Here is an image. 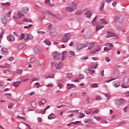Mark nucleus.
I'll return each mask as SVG.
<instances>
[{
	"label": "nucleus",
	"instance_id": "1",
	"mask_svg": "<svg viewBox=\"0 0 129 129\" xmlns=\"http://www.w3.org/2000/svg\"><path fill=\"white\" fill-rule=\"evenodd\" d=\"M69 6L70 7H67L66 8V11L67 13H70V14H72L74 11L77 10V4L75 2H71V3H69Z\"/></svg>",
	"mask_w": 129,
	"mask_h": 129
},
{
	"label": "nucleus",
	"instance_id": "2",
	"mask_svg": "<svg viewBox=\"0 0 129 129\" xmlns=\"http://www.w3.org/2000/svg\"><path fill=\"white\" fill-rule=\"evenodd\" d=\"M71 38V34L70 33H66L63 35V37L61 41L62 43H67Z\"/></svg>",
	"mask_w": 129,
	"mask_h": 129
},
{
	"label": "nucleus",
	"instance_id": "3",
	"mask_svg": "<svg viewBox=\"0 0 129 129\" xmlns=\"http://www.w3.org/2000/svg\"><path fill=\"white\" fill-rule=\"evenodd\" d=\"M125 103V100L123 99H117L115 101V103L117 106H121L123 103Z\"/></svg>",
	"mask_w": 129,
	"mask_h": 129
},
{
	"label": "nucleus",
	"instance_id": "4",
	"mask_svg": "<svg viewBox=\"0 0 129 129\" xmlns=\"http://www.w3.org/2000/svg\"><path fill=\"white\" fill-rule=\"evenodd\" d=\"M47 13L51 15L52 17H54V18H55L57 20H63V17L59 14L55 15L50 11H47Z\"/></svg>",
	"mask_w": 129,
	"mask_h": 129
},
{
	"label": "nucleus",
	"instance_id": "5",
	"mask_svg": "<svg viewBox=\"0 0 129 129\" xmlns=\"http://www.w3.org/2000/svg\"><path fill=\"white\" fill-rule=\"evenodd\" d=\"M52 56L54 57V59L56 61H58L61 58L62 54L60 53H54L52 54Z\"/></svg>",
	"mask_w": 129,
	"mask_h": 129
},
{
	"label": "nucleus",
	"instance_id": "6",
	"mask_svg": "<svg viewBox=\"0 0 129 129\" xmlns=\"http://www.w3.org/2000/svg\"><path fill=\"white\" fill-rule=\"evenodd\" d=\"M63 62H59V64H57L55 63L54 62H51V65L52 67H56V69H61L62 67H63Z\"/></svg>",
	"mask_w": 129,
	"mask_h": 129
},
{
	"label": "nucleus",
	"instance_id": "7",
	"mask_svg": "<svg viewBox=\"0 0 129 129\" xmlns=\"http://www.w3.org/2000/svg\"><path fill=\"white\" fill-rule=\"evenodd\" d=\"M87 46H88V43L84 44H79L77 46L76 49L77 50H81V49H83V48H86Z\"/></svg>",
	"mask_w": 129,
	"mask_h": 129
},
{
	"label": "nucleus",
	"instance_id": "8",
	"mask_svg": "<svg viewBox=\"0 0 129 129\" xmlns=\"http://www.w3.org/2000/svg\"><path fill=\"white\" fill-rule=\"evenodd\" d=\"M1 21L3 24H7L8 23V17L5 15H2L1 16Z\"/></svg>",
	"mask_w": 129,
	"mask_h": 129
},
{
	"label": "nucleus",
	"instance_id": "9",
	"mask_svg": "<svg viewBox=\"0 0 129 129\" xmlns=\"http://www.w3.org/2000/svg\"><path fill=\"white\" fill-rule=\"evenodd\" d=\"M22 17H25V15H24L21 11H19L18 13V16H14V19L15 20H20V19Z\"/></svg>",
	"mask_w": 129,
	"mask_h": 129
},
{
	"label": "nucleus",
	"instance_id": "10",
	"mask_svg": "<svg viewBox=\"0 0 129 129\" xmlns=\"http://www.w3.org/2000/svg\"><path fill=\"white\" fill-rule=\"evenodd\" d=\"M28 38H29V36L28 34H22L21 38L20 39L21 40H23V39H24L25 40V42H27L28 40H29Z\"/></svg>",
	"mask_w": 129,
	"mask_h": 129
},
{
	"label": "nucleus",
	"instance_id": "11",
	"mask_svg": "<svg viewBox=\"0 0 129 129\" xmlns=\"http://www.w3.org/2000/svg\"><path fill=\"white\" fill-rule=\"evenodd\" d=\"M76 87V85L73 84L68 83L67 88L68 90Z\"/></svg>",
	"mask_w": 129,
	"mask_h": 129
},
{
	"label": "nucleus",
	"instance_id": "12",
	"mask_svg": "<svg viewBox=\"0 0 129 129\" xmlns=\"http://www.w3.org/2000/svg\"><path fill=\"white\" fill-rule=\"evenodd\" d=\"M115 21L116 22H118V23H123V17H117L115 18Z\"/></svg>",
	"mask_w": 129,
	"mask_h": 129
},
{
	"label": "nucleus",
	"instance_id": "13",
	"mask_svg": "<svg viewBox=\"0 0 129 129\" xmlns=\"http://www.w3.org/2000/svg\"><path fill=\"white\" fill-rule=\"evenodd\" d=\"M100 50H101V46H98L95 50L91 51V54H94V53H96V52H99Z\"/></svg>",
	"mask_w": 129,
	"mask_h": 129
},
{
	"label": "nucleus",
	"instance_id": "14",
	"mask_svg": "<svg viewBox=\"0 0 129 129\" xmlns=\"http://www.w3.org/2000/svg\"><path fill=\"white\" fill-rule=\"evenodd\" d=\"M88 71L90 72V75H92V74L95 73V71L94 70H91L89 69L85 70V72L86 74L88 73Z\"/></svg>",
	"mask_w": 129,
	"mask_h": 129
},
{
	"label": "nucleus",
	"instance_id": "15",
	"mask_svg": "<svg viewBox=\"0 0 129 129\" xmlns=\"http://www.w3.org/2000/svg\"><path fill=\"white\" fill-rule=\"evenodd\" d=\"M2 53L3 55H8V53H9V51H8V48L6 47H3L2 49Z\"/></svg>",
	"mask_w": 129,
	"mask_h": 129
},
{
	"label": "nucleus",
	"instance_id": "16",
	"mask_svg": "<svg viewBox=\"0 0 129 129\" xmlns=\"http://www.w3.org/2000/svg\"><path fill=\"white\" fill-rule=\"evenodd\" d=\"M15 36L13 35H11L7 37L8 41H10V42H14V41H15Z\"/></svg>",
	"mask_w": 129,
	"mask_h": 129
},
{
	"label": "nucleus",
	"instance_id": "17",
	"mask_svg": "<svg viewBox=\"0 0 129 129\" xmlns=\"http://www.w3.org/2000/svg\"><path fill=\"white\" fill-rule=\"evenodd\" d=\"M27 48V45L25 44H20L18 45V49L22 50V49H26Z\"/></svg>",
	"mask_w": 129,
	"mask_h": 129
},
{
	"label": "nucleus",
	"instance_id": "18",
	"mask_svg": "<svg viewBox=\"0 0 129 129\" xmlns=\"http://www.w3.org/2000/svg\"><path fill=\"white\" fill-rule=\"evenodd\" d=\"M85 16L86 18H89L91 17V16H92V14L91 13V12L88 11L85 13Z\"/></svg>",
	"mask_w": 129,
	"mask_h": 129
},
{
	"label": "nucleus",
	"instance_id": "19",
	"mask_svg": "<svg viewBox=\"0 0 129 129\" xmlns=\"http://www.w3.org/2000/svg\"><path fill=\"white\" fill-rule=\"evenodd\" d=\"M29 11V9L27 8H22L21 9V13L22 14H27V13H28Z\"/></svg>",
	"mask_w": 129,
	"mask_h": 129
},
{
	"label": "nucleus",
	"instance_id": "20",
	"mask_svg": "<svg viewBox=\"0 0 129 129\" xmlns=\"http://www.w3.org/2000/svg\"><path fill=\"white\" fill-rule=\"evenodd\" d=\"M93 48H94V42H90L89 44V46L88 47V50H91Z\"/></svg>",
	"mask_w": 129,
	"mask_h": 129
},
{
	"label": "nucleus",
	"instance_id": "21",
	"mask_svg": "<svg viewBox=\"0 0 129 129\" xmlns=\"http://www.w3.org/2000/svg\"><path fill=\"white\" fill-rule=\"evenodd\" d=\"M107 33L108 35H107V38H112V37H114V36H115V34L109 31H108Z\"/></svg>",
	"mask_w": 129,
	"mask_h": 129
},
{
	"label": "nucleus",
	"instance_id": "22",
	"mask_svg": "<svg viewBox=\"0 0 129 129\" xmlns=\"http://www.w3.org/2000/svg\"><path fill=\"white\" fill-rule=\"evenodd\" d=\"M21 81H17V82H15L13 84V86H15V87H19L20 86V84H21Z\"/></svg>",
	"mask_w": 129,
	"mask_h": 129
},
{
	"label": "nucleus",
	"instance_id": "23",
	"mask_svg": "<svg viewBox=\"0 0 129 129\" xmlns=\"http://www.w3.org/2000/svg\"><path fill=\"white\" fill-rule=\"evenodd\" d=\"M33 52L35 53V54H40L41 51H40V49L37 47H35L33 49Z\"/></svg>",
	"mask_w": 129,
	"mask_h": 129
},
{
	"label": "nucleus",
	"instance_id": "24",
	"mask_svg": "<svg viewBox=\"0 0 129 129\" xmlns=\"http://www.w3.org/2000/svg\"><path fill=\"white\" fill-rule=\"evenodd\" d=\"M84 36L86 38H91V33H90L89 31H88L85 33Z\"/></svg>",
	"mask_w": 129,
	"mask_h": 129
},
{
	"label": "nucleus",
	"instance_id": "25",
	"mask_svg": "<svg viewBox=\"0 0 129 129\" xmlns=\"http://www.w3.org/2000/svg\"><path fill=\"white\" fill-rule=\"evenodd\" d=\"M56 35H57V31H56L55 30L50 32V36L51 37H56Z\"/></svg>",
	"mask_w": 129,
	"mask_h": 129
},
{
	"label": "nucleus",
	"instance_id": "26",
	"mask_svg": "<svg viewBox=\"0 0 129 129\" xmlns=\"http://www.w3.org/2000/svg\"><path fill=\"white\" fill-rule=\"evenodd\" d=\"M100 22L102 25H107V21L104 20V19H101Z\"/></svg>",
	"mask_w": 129,
	"mask_h": 129
},
{
	"label": "nucleus",
	"instance_id": "27",
	"mask_svg": "<svg viewBox=\"0 0 129 129\" xmlns=\"http://www.w3.org/2000/svg\"><path fill=\"white\" fill-rule=\"evenodd\" d=\"M113 83L114 87L115 88L119 87V86H120L119 82H118L117 83H115V82H113Z\"/></svg>",
	"mask_w": 129,
	"mask_h": 129
},
{
	"label": "nucleus",
	"instance_id": "28",
	"mask_svg": "<svg viewBox=\"0 0 129 129\" xmlns=\"http://www.w3.org/2000/svg\"><path fill=\"white\" fill-rule=\"evenodd\" d=\"M1 6H4V7H10V6H11V4L9 2H7L6 3H2Z\"/></svg>",
	"mask_w": 129,
	"mask_h": 129
},
{
	"label": "nucleus",
	"instance_id": "29",
	"mask_svg": "<svg viewBox=\"0 0 129 129\" xmlns=\"http://www.w3.org/2000/svg\"><path fill=\"white\" fill-rule=\"evenodd\" d=\"M44 43L46 45H48V46H50L51 45V42L49 39H45L44 41Z\"/></svg>",
	"mask_w": 129,
	"mask_h": 129
},
{
	"label": "nucleus",
	"instance_id": "30",
	"mask_svg": "<svg viewBox=\"0 0 129 129\" xmlns=\"http://www.w3.org/2000/svg\"><path fill=\"white\" fill-rule=\"evenodd\" d=\"M31 106L32 107H34V108H36L37 107V103H36L35 101H33L31 102Z\"/></svg>",
	"mask_w": 129,
	"mask_h": 129
},
{
	"label": "nucleus",
	"instance_id": "31",
	"mask_svg": "<svg viewBox=\"0 0 129 129\" xmlns=\"http://www.w3.org/2000/svg\"><path fill=\"white\" fill-rule=\"evenodd\" d=\"M85 116V114L83 112H80L79 117L80 118H83V117H84Z\"/></svg>",
	"mask_w": 129,
	"mask_h": 129
},
{
	"label": "nucleus",
	"instance_id": "32",
	"mask_svg": "<svg viewBox=\"0 0 129 129\" xmlns=\"http://www.w3.org/2000/svg\"><path fill=\"white\" fill-rule=\"evenodd\" d=\"M104 28V26H102V27H100L99 25H97L96 26V32H98V31H99V30H101V29Z\"/></svg>",
	"mask_w": 129,
	"mask_h": 129
},
{
	"label": "nucleus",
	"instance_id": "33",
	"mask_svg": "<svg viewBox=\"0 0 129 129\" xmlns=\"http://www.w3.org/2000/svg\"><path fill=\"white\" fill-rule=\"evenodd\" d=\"M49 119H52L55 118V116H54V113H51L48 116Z\"/></svg>",
	"mask_w": 129,
	"mask_h": 129
},
{
	"label": "nucleus",
	"instance_id": "34",
	"mask_svg": "<svg viewBox=\"0 0 129 129\" xmlns=\"http://www.w3.org/2000/svg\"><path fill=\"white\" fill-rule=\"evenodd\" d=\"M23 22H30L32 23V20L28 18H24V20H23Z\"/></svg>",
	"mask_w": 129,
	"mask_h": 129
},
{
	"label": "nucleus",
	"instance_id": "35",
	"mask_svg": "<svg viewBox=\"0 0 129 129\" xmlns=\"http://www.w3.org/2000/svg\"><path fill=\"white\" fill-rule=\"evenodd\" d=\"M35 61H36V57L33 56L30 58L31 63H33V62H35Z\"/></svg>",
	"mask_w": 129,
	"mask_h": 129
},
{
	"label": "nucleus",
	"instance_id": "36",
	"mask_svg": "<svg viewBox=\"0 0 129 129\" xmlns=\"http://www.w3.org/2000/svg\"><path fill=\"white\" fill-rule=\"evenodd\" d=\"M69 55H71V56H76L75 52L73 51H69Z\"/></svg>",
	"mask_w": 129,
	"mask_h": 129
},
{
	"label": "nucleus",
	"instance_id": "37",
	"mask_svg": "<svg viewBox=\"0 0 129 129\" xmlns=\"http://www.w3.org/2000/svg\"><path fill=\"white\" fill-rule=\"evenodd\" d=\"M45 4H46L48 6H50V7H52V6H53V5H52L50 3L51 2V1H50V0H45Z\"/></svg>",
	"mask_w": 129,
	"mask_h": 129
},
{
	"label": "nucleus",
	"instance_id": "38",
	"mask_svg": "<svg viewBox=\"0 0 129 129\" xmlns=\"http://www.w3.org/2000/svg\"><path fill=\"white\" fill-rule=\"evenodd\" d=\"M38 64L40 66H43V65L44 64V61L42 60H39Z\"/></svg>",
	"mask_w": 129,
	"mask_h": 129
},
{
	"label": "nucleus",
	"instance_id": "39",
	"mask_svg": "<svg viewBox=\"0 0 129 129\" xmlns=\"http://www.w3.org/2000/svg\"><path fill=\"white\" fill-rule=\"evenodd\" d=\"M22 72H23L22 70H18L16 71V74H18V75H21V74H22Z\"/></svg>",
	"mask_w": 129,
	"mask_h": 129
},
{
	"label": "nucleus",
	"instance_id": "40",
	"mask_svg": "<svg viewBox=\"0 0 129 129\" xmlns=\"http://www.w3.org/2000/svg\"><path fill=\"white\" fill-rule=\"evenodd\" d=\"M91 87H93V88H95L96 87H98V84L97 83H94L92 84Z\"/></svg>",
	"mask_w": 129,
	"mask_h": 129
},
{
	"label": "nucleus",
	"instance_id": "41",
	"mask_svg": "<svg viewBox=\"0 0 129 129\" xmlns=\"http://www.w3.org/2000/svg\"><path fill=\"white\" fill-rule=\"evenodd\" d=\"M34 36L32 34H28V40H33Z\"/></svg>",
	"mask_w": 129,
	"mask_h": 129
},
{
	"label": "nucleus",
	"instance_id": "42",
	"mask_svg": "<svg viewBox=\"0 0 129 129\" xmlns=\"http://www.w3.org/2000/svg\"><path fill=\"white\" fill-rule=\"evenodd\" d=\"M81 13H82V11L81 10H77L75 12L76 15H81Z\"/></svg>",
	"mask_w": 129,
	"mask_h": 129
},
{
	"label": "nucleus",
	"instance_id": "43",
	"mask_svg": "<svg viewBox=\"0 0 129 129\" xmlns=\"http://www.w3.org/2000/svg\"><path fill=\"white\" fill-rule=\"evenodd\" d=\"M72 123H74V124H79V123H81V121H77L75 122H72Z\"/></svg>",
	"mask_w": 129,
	"mask_h": 129
},
{
	"label": "nucleus",
	"instance_id": "44",
	"mask_svg": "<svg viewBox=\"0 0 129 129\" xmlns=\"http://www.w3.org/2000/svg\"><path fill=\"white\" fill-rule=\"evenodd\" d=\"M106 46H109L111 48H113V44L110 43H106Z\"/></svg>",
	"mask_w": 129,
	"mask_h": 129
},
{
	"label": "nucleus",
	"instance_id": "45",
	"mask_svg": "<svg viewBox=\"0 0 129 129\" xmlns=\"http://www.w3.org/2000/svg\"><path fill=\"white\" fill-rule=\"evenodd\" d=\"M11 15H12V12H9L6 15V17H7V18H10V17H11Z\"/></svg>",
	"mask_w": 129,
	"mask_h": 129
},
{
	"label": "nucleus",
	"instance_id": "46",
	"mask_svg": "<svg viewBox=\"0 0 129 129\" xmlns=\"http://www.w3.org/2000/svg\"><path fill=\"white\" fill-rule=\"evenodd\" d=\"M18 118H20L21 119H23V120H26V117L21 116L20 115L17 116Z\"/></svg>",
	"mask_w": 129,
	"mask_h": 129
},
{
	"label": "nucleus",
	"instance_id": "47",
	"mask_svg": "<svg viewBox=\"0 0 129 129\" xmlns=\"http://www.w3.org/2000/svg\"><path fill=\"white\" fill-rule=\"evenodd\" d=\"M32 26H33V25L30 24L29 26H25L24 29H30V28H32Z\"/></svg>",
	"mask_w": 129,
	"mask_h": 129
},
{
	"label": "nucleus",
	"instance_id": "48",
	"mask_svg": "<svg viewBox=\"0 0 129 129\" xmlns=\"http://www.w3.org/2000/svg\"><path fill=\"white\" fill-rule=\"evenodd\" d=\"M41 103H42V104H45V103H47V100L45 99H42Z\"/></svg>",
	"mask_w": 129,
	"mask_h": 129
},
{
	"label": "nucleus",
	"instance_id": "49",
	"mask_svg": "<svg viewBox=\"0 0 129 129\" xmlns=\"http://www.w3.org/2000/svg\"><path fill=\"white\" fill-rule=\"evenodd\" d=\"M99 112V110H95L93 113H92L91 115H93V114H96V113H98Z\"/></svg>",
	"mask_w": 129,
	"mask_h": 129
},
{
	"label": "nucleus",
	"instance_id": "50",
	"mask_svg": "<svg viewBox=\"0 0 129 129\" xmlns=\"http://www.w3.org/2000/svg\"><path fill=\"white\" fill-rule=\"evenodd\" d=\"M95 99H96L97 100H101V99H102V98H101V96H98L96 97Z\"/></svg>",
	"mask_w": 129,
	"mask_h": 129
},
{
	"label": "nucleus",
	"instance_id": "51",
	"mask_svg": "<svg viewBox=\"0 0 129 129\" xmlns=\"http://www.w3.org/2000/svg\"><path fill=\"white\" fill-rule=\"evenodd\" d=\"M68 78H72L73 77V74L72 73L68 74Z\"/></svg>",
	"mask_w": 129,
	"mask_h": 129
},
{
	"label": "nucleus",
	"instance_id": "52",
	"mask_svg": "<svg viewBox=\"0 0 129 129\" xmlns=\"http://www.w3.org/2000/svg\"><path fill=\"white\" fill-rule=\"evenodd\" d=\"M13 106H14V104L13 103H11V104H9L8 105V107L10 109V108H12V107H13Z\"/></svg>",
	"mask_w": 129,
	"mask_h": 129
},
{
	"label": "nucleus",
	"instance_id": "53",
	"mask_svg": "<svg viewBox=\"0 0 129 129\" xmlns=\"http://www.w3.org/2000/svg\"><path fill=\"white\" fill-rule=\"evenodd\" d=\"M53 86H54V85L51 83H49L46 85L47 87H53Z\"/></svg>",
	"mask_w": 129,
	"mask_h": 129
},
{
	"label": "nucleus",
	"instance_id": "54",
	"mask_svg": "<svg viewBox=\"0 0 129 129\" xmlns=\"http://www.w3.org/2000/svg\"><path fill=\"white\" fill-rule=\"evenodd\" d=\"M111 48L107 47H105L104 48V51H109Z\"/></svg>",
	"mask_w": 129,
	"mask_h": 129
},
{
	"label": "nucleus",
	"instance_id": "55",
	"mask_svg": "<svg viewBox=\"0 0 129 129\" xmlns=\"http://www.w3.org/2000/svg\"><path fill=\"white\" fill-rule=\"evenodd\" d=\"M94 119H96V120H101V117H100L95 116Z\"/></svg>",
	"mask_w": 129,
	"mask_h": 129
},
{
	"label": "nucleus",
	"instance_id": "56",
	"mask_svg": "<svg viewBox=\"0 0 129 129\" xmlns=\"http://www.w3.org/2000/svg\"><path fill=\"white\" fill-rule=\"evenodd\" d=\"M61 61H64L66 59V57L63 55V54H61Z\"/></svg>",
	"mask_w": 129,
	"mask_h": 129
},
{
	"label": "nucleus",
	"instance_id": "57",
	"mask_svg": "<svg viewBox=\"0 0 129 129\" xmlns=\"http://www.w3.org/2000/svg\"><path fill=\"white\" fill-rule=\"evenodd\" d=\"M79 77H80V79H83V78H84V76L83 75V74H80L79 75Z\"/></svg>",
	"mask_w": 129,
	"mask_h": 129
},
{
	"label": "nucleus",
	"instance_id": "58",
	"mask_svg": "<svg viewBox=\"0 0 129 129\" xmlns=\"http://www.w3.org/2000/svg\"><path fill=\"white\" fill-rule=\"evenodd\" d=\"M45 112H46V110H45V109L39 111V113H41L42 114H45Z\"/></svg>",
	"mask_w": 129,
	"mask_h": 129
},
{
	"label": "nucleus",
	"instance_id": "59",
	"mask_svg": "<svg viewBox=\"0 0 129 129\" xmlns=\"http://www.w3.org/2000/svg\"><path fill=\"white\" fill-rule=\"evenodd\" d=\"M92 60H93L94 61H96L98 60V58L97 57H92L91 58Z\"/></svg>",
	"mask_w": 129,
	"mask_h": 129
},
{
	"label": "nucleus",
	"instance_id": "60",
	"mask_svg": "<svg viewBox=\"0 0 129 129\" xmlns=\"http://www.w3.org/2000/svg\"><path fill=\"white\" fill-rule=\"evenodd\" d=\"M97 18V16H96L94 18V19L92 21V23L93 25H95V24H94V22H95Z\"/></svg>",
	"mask_w": 129,
	"mask_h": 129
},
{
	"label": "nucleus",
	"instance_id": "61",
	"mask_svg": "<svg viewBox=\"0 0 129 129\" xmlns=\"http://www.w3.org/2000/svg\"><path fill=\"white\" fill-rule=\"evenodd\" d=\"M57 86L60 89H62V88H63L61 84H59L58 85H57Z\"/></svg>",
	"mask_w": 129,
	"mask_h": 129
},
{
	"label": "nucleus",
	"instance_id": "62",
	"mask_svg": "<svg viewBox=\"0 0 129 129\" xmlns=\"http://www.w3.org/2000/svg\"><path fill=\"white\" fill-rule=\"evenodd\" d=\"M87 59H88V56L81 58V60H87Z\"/></svg>",
	"mask_w": 129,
	"mask_h": 129
},
{
	"label": "nucleus",
	"instance_id": "63",
	"mask_svg": "<svg viewBox=\"0 0 129 129\" xmlns=\"http://www.w3.org/2000/svg\"><path fill=\"white\" fill-rule=\"evenodd\" d=\"M37 34H46V32L44 31H39L37 32Z\"/></svg>",
	"mask_w": 129,
	"mask_h": 129
},
{
	"label": "nucleus",
	"instance_id": "64",
	"mask_svg": "<svg viewBox=\"0 0 129 129\" xmlns=\"http://www.w3.org/2000/svg\"><path fill=\"white\" fill-rule=\"evenodd\" d=\"M52 28V24H49L48 26L47 27L48 30H50V29Z\"/></svg>",
	"mask_w": 129,
	"mask_h": 129
}]
</instances>
